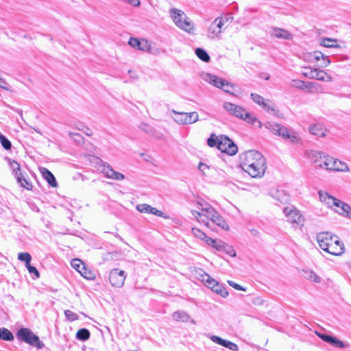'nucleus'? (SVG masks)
<instances>
[{
	"label": "nucleus",
	"mask_w": 351,
	"mask_h": 351,
	"mask_svg": "<svg viewBox=\"0 0 351 351\" xmlns=\"http://www.w3.org/2000/svg\"><path fill=\"white\" fill-rule=\"evenodd\" d=\"M240 165L252 178H261L266 170V160L256 150H248L240 155Z\"/></svg>",
	"instance_id": "obj_1"
},
{
	"label": "nucleus",
	"mask_w": 351,
	"mask_h": 351,
	"mask_svg": "<svg viewBox=\"0 0 351 351\" xmlns=\"http://www.w3.org/2000/svg\"><path fill=\"white\" fill-rule=\"evenodd\" d=\"M265 127L272 134L279 136L285 140L289 141L291 143H298L300 141V137L297 132L289 130L287 127L279 123L269 121L265 123Z\"/></svg>",
	"instance_id": "obj_2"
},
{
	"label": "nucleus",
	"mask_w": 351,
	"mask_h": 351,
	"mask_svg": "<svg viewBox=\"0 0 351 351\" xmlns=\"http://www.w3.org/2000/svg\"><path fill=\"white\" fill-rule=\"evenodd\" d=\"M197 208L199 210L207 213V216L210 217V221L221 228L223 230H228L229 226L219 215V213L208 203H198Z\"/></svg>",
	"instance_id": "obj_3"
},
{
	"label": "nucleus",
	"mask_w": 351,
	"mask_h": 351,
	"mask_svg": "<svg viewBox=\"0 0 351 351\" xmlns=\"http://www.w3.org/2000/svg\"><path fill=\"white\" fill-rule=\"evenodd\" d=\"M16 337L38 349H42L45 346L44 343L40 340L39 337L27 328H19L16 332Z\"/></svg>",
	"instance_id": "obj_4"
},
{
	"label": "nucleus",
	"mask_w": 351,
	"mask_h": 351,
	"mask_svg": "<svg viewBox=\"0 0 351 351\" xmlns=\"http://www.w3.org/2000/svg\"><path fill=\"white\" fill-rule=\"evenodd\" d=\"M283 212L294 228H301L304 226V217L296 208L287 206L283 209Z\"/></svg>",
	"instance_id": "obj_5"
},
{
	"label": "nucleus",
	"mask_w": 351,
	"mask_h": 351,
	"mask_svg": "<svg viewBox=\"0 0 351 351\" xmlns=\"http://www.w3.org/2000/svg\"><path fill=\"white\" fill-rule=\"evenodd\" d=\"M218 149L230 156H234L237 154L238 148L230 138L226 136L221 135L219 142H218Z\"/></svg>",
	"instance_id": "obj_6"
},
{
	"label": "nucleus",
	"mask_w": 351,
	"mask_h": 351,
	"mask_svg": "<svg viewBox=\"0 0 351 351\" xmlns=\"http://www.w3.org/2000/svg\"><path fill=\"white\" fill-rule=\"evenodd\" d=\"M228 18L217 17L210 25L208 29V37L213 39L219 38L223 31V27L226 22L228 21Z\"/></svg>",
	"instance_id": "obj_7"
},
{
	"label": "nucleus",
	"mask_w": 351,
	"mask_h": 351,
	"mask_svg": "<svg viewBox=\"0 0 351 351\" xmlns=\"http://www.w3.org/2000/svg\"><path fill=\"white\" fill-rule=\"evenodd\" d=\"M97 164L99 165L98 169L100 170L106 178L116 180H122L124 179V176L122 173L114 171L110 165L103 162L98 158H97Z\"/></svg>",
	"instance_id": "obj_8"
},
{
	"label": "nucleus",
	"mask_w": 351,
	"mask_h": 351,
	"mask_svg": "<svg viewBox=\"0 0 351 351\" xmlns=\"http://www.w3.org/2000/svg\"><path fill=\"white\" fill-rule=\"evenodd\" d=\"M126 276L127 275L125 271L120 270L118 268H114L109 273V282L112 287L121 288L124 285Z\"/></svg>",
	"instance_id": "obj_9"
},
{
	"label": "nucleus",
	"mask_w": 351,
	"mask_h": 351,
	"mask_svg": "<svg viewBox=\"0 0 351 351\" xmlns=\"http://www.w3.org/2000/svg\"><path fill=\"white\" fill-rule=\"evenodd\" d=\"M291 85L302 90H308L311 93H321L322 90L319 84L313 82H305L300 80H293Z\"/></svg>",
	"instance_id": "obj_10"
},
{
	"label": "nucleus",
	"mask_w": 351,
	"mask_h": 351,
	"mask_svg": "<svg viewBox=\"0 0 351 351\" xmlns=\"http://www.w3.org/2000/svg\"><path fill=\"white\" fill-rule=\"evenodd\" d=\"M338 237L332 235L329 232H320L317 235V241L322 250L326 251L328 250L330 244H332Z\"/></svg>",
	"instance_id": "obj_11"
},
{
	"label": "nucleus",
	"mask_w": 351,
	"mask_h": 351,
	"mask_svg": "<svg viewBox=\"0 0 351 351\" xmlns=\"http://www.w3.org/2000/svg\"><path fill=\"white\" fill-rule=\"evenodd\" d=\"M250 97L254 102L261 106L265 110L268 112H272L274 115L278 116V110L276 108L274 105L268 104L262 96L256 93H252Z\"/></svg>",
	"instance_id": "obj_12"
},
{
	"label": "nucleus",
	"mask_w": 351,
	"mask_h": 351,
	"mask_svg": "<svg viewBox=\"0 0 351 351\" xmlns=\"http://www.w3.org/2000/svg\"><path fill=\"white\" fill-rule=\"evenodd\" d=\"M223 106L230 114L240 119L243 118V114L246 110V109L242 106L228 101L224 102Z\"/></svg>",
	"instance_id": "obj_13"
},
{
	"label": "nucleus",
	"mask_w": 351,
	"mask_h": 351,
	"mask_svg": "<svg viewBox=\"0 0 351 351\" xmlns=\"http://www.w3.org/2000/svg\"><path fill=\"white\" fill-rule=\"evenodd\" d=\"M318 193L320 201L326 204L329 208L332 206L338 208L341 204V200L330 195L327 192L319 191Z\"/></svg>",
	"instance_id": "obj_14"
},
{
	"label": "nucleus",
	"mask_w": 351,
	"mask_h": 351,
	"mask_svg": "<svg viewBox=\"0 0 351 351\" xmlns=\"http://www.w3.org/2000/svg\"><path fill=\"white\" fill-rule=\"evenodd\" d=\"M325 252L334 256H340L344 253V245L343 242L337 237L335 241L330 244Z\"/></svg>",
	"instance_id": "obj_15"
},
{
	"label": "nucleus",
	"mask_w": 351,
	"mask_h": 351,
	"mask_svg": "<svg viewBox=\"0 0 351 351\" xmlns=\"http://www.w3.org/2000/svg\"><path fill=\"white\" fill-rule=\"evenodd\" d=\"M270 36L278 39L283 40H291L293 38V35L289 31L276 27L271 29Z\"/></svg>",
	"instance_id": "obj_16"
},
{
	"label": "nucleus",
	"mask_w": 351,
	"mask_h": 351,
	"mask_svg": "<svg viewBox=\"0 0 351 351\" xmlns=\"http://www.w3.org/2000/svg\"><path fill=\"white\" fill-rule=\"evenodd\" d=\"M210 340L213 342L217 343L221 346H223L226 348H228L231 350L239 351V347L237 344H235L234 343L228 340L223 339L221 338L220 337H218L216 335H212L210 337Z\"/></svg>",
	"instance_id": "obj_17"
},
{
	"label": "nucleus",
	"mask_w": 351,
	"mask_h": 351,
	"mask_svg": "<svg viewBox=\"0 0 351 351\" xmlns=\"http://www.w3.org/2000/svg\"><path fill=\"white\" fill-rule=\"evenodd\" d=\"M303 75L310 79H315L320 81L324 80V76L326 75V72L318 69L309 67L305 69V71L303 72Z\"/></svg>",
	"instance_id": "obj_18"
},
{
	"label": "nucleus",
	"mask_w": 351,
	"mask_h": 351,
	"mask_svg": "<svg viewBox=\"0 0 351 351\" xmlns=\"http://www.w3.org/2000/svg\"><path fill=\"white\" fill-rule=\"evenodd\" d=\"M203 78L205 81L220 89L225 85V80L210 73H205Z\"/></svg>",
	"instance_id": "obj_19"
},
{
	"label": "nucleus",
	"mask_w": 351,
	"mask_h": 351,
	"mask_svg": "<svg viewBox=\"0 0 351 351\" xmlns=\"http://www.w3.org/2000/svg\"><path fill=\"white\" fill-rule=\"evenodd\" d=\"M128 44L132 47L136 48L143 51L149 50L150 47L146 40H139L136 38H130L128 41Z\"/></svg>",
	"instance_id": "obj_20"
},
{
	"label": "nucleus",
	"mask_w": 351,
	"mask_h": 351,
	"mask_svg": "<svg viewBox=\"0 0 351 351\" xmlns=\"http://www.w3.org/2000/svg\"><path fill=\"white\" fill-rule=\"evenodd\" d=\"M271 196L281 204H285L289 201V195L282 189H276L271 192Z\"/></svg>",
	"instance_id": "obj_21"
},
{
	"label": "nucleus",
	"mask_w": 351,
	"mask_h": 351,
	"mask_svg": "<svg viewBox=\"0 0 351 351\" xmlns=\"http://www.w3.org/2000/svg\"><path fill=\"white\" fill-rule=\"evenodd\" d=\"M324 156L322 152L315 150H311L306 153L308 159L315 164V167H319V163L323 162Z\"/></svg>",
	"instance_id": "obj_22"
},
{
	"label": "nucleus",
	"mask_w": 351,
	"mask_h": 351,
	"mask_svg": "<svg viewBox=\"0 0 351 351\" xmlns=\"http://www.w3.org/2000/svg\"><path fill=\"white\" fill-rule=\"evenodd\" d=\"M40 170L43 178L47 182L49 186L52 187H56L58 186V183L55 176L49 169L43 167L40 168Z\"/></svg>",
	"instance_id": "obj_23"
},
{
	"label": "nucleus",
	"mask_w": 351,
	"mask_h": 351,
	"mask_svg": "<svg viewBox=\"0 0 351 351\" xmlns=\"http://www.w3.org/2000/svg\"><path fill=\"white\" fill-rule=\"evenodd\" d=\"M309 132L317 137H324L326 136V130L321 123H315L309 126Z\"/></svg>",
	"instance_id": "obj_24"
},
{
	"label": "nucleus",
	"mask_w": 351,
	"mask_h": 351,
	"mask_svg": "<svg viewBox=\"0 0 351 351\" xmlns=\"http://www.w3.org/2000/svg\"><path fill=\"white\" fill-rule=\"evenodd\" d=\"M191 214L199 223H202L206 226L209 227L210 217L207 216L206 213L202 212V210L199 212L198 210H192Z\"/></svg>",
	"instance_id": "obj_25"
},
{
	"label": "nucleus",
	"mask_w": 351,
	"mask_h": 351,
	"mask_svg": "<svg viewBox=\"0 0 351 351\" xmlns=\"http://www.w3.org/2000/svg\"><path fill=\"white\" fill-rule=\"evenodd\" d=\"M15 178L21 186L26 189L27 190H32V184L29 180L27 179L26 173L25 171L19 172V176Z\"/></svg>",
	"instance_id": "obj_26"
},
{
	"label": "nucleus",
	"mask_w": 351,
	"mask_h": 351,
	"mask_svg": "<svg viewBox=\"0 0 351 351\" xmlns=\"http://www.w3.org/2000/svg\"><path fill=\"white\" fill-rule=\"evenodd\" d=\"M338 208L339 210H335L337 213L345 217L351 219V206L350 205L341 201V204H340Z\"/></svg>",
	"instance_id": "obj_27"
},
{
	"label": "nucleus",
	"mask_w": 351,
	"mask_h": 351,
	"mask_svg": "<svg viewBox=\"0 0 351 351\" xmlns=\"http://www.w3.org/2000/svg\"><path fill=\"white\" fill-rule=\"evenodd\" d=\"M335 158L330 156H324L323 162L322 163H319V167L324 168L328 171H332V169L334 167V161H335Z\"/></svg>",
	"instance_id": "obj_28"
},
{
	"label": "nucleus",
	"mask_w": 351,
	"mask_h": 351,
	"mask_svg": "<svg viewBox=\"0 0 351 351\" xmlns=\"http://www.w3.org/2000/svg\"><path fill=\"white\" fill-rule=\"evenodd\" d=\"M183 124H192L199 119V115L197 112H184Z\"/></svg>",
	"instance_id": "obj_29"
},
{
	"label": "nucleus",
	"mask_w": 351,
	"mask_h": 351,
	"mask_svg": "<svg viewBox=\"0 0 351 351\" xmlns=\"http://www.w3.org/2000/svg\"><path fill=\"white\" fill-rule=\"evenodd\" d=\"M172 317L176 322L182 321L183 322H187L190 319V315L183 311H175Z\"/></svg>",
	"instance_id": "obj_30"
},
{
	"label": "nucleus",
	"mask_w": 351,
	"mask_h": 351,
	"mask_svg": "<svg viewBox=\"0 0 351 351\" xmlns=\"http://www.w3.org/2000/svg\"><path fill=\"white\" fill-rule=\"evenodd\" d=\"M169 12L171 17L172 18L176 25L178 21H180L181 19L185 17L184 13L182 10L176 8H171Z\"/></svg>",
	"instance_id": "obj_31"
},
{
	"label": "nucleus",
	"mask_w": 351,
	"mask_h": 351,
	"mask_svg": "<svg viewBox=\"0 0 351 351\" xmlns=\"http://www.w3.org/2000/svg\"><path fill=\"white\" fill-rule=\"evenodd\" d=\"M206 244L221 252L222 248L224 247L226 243L210 237L209 239H207Z\"/></svg>",
	"instance_id": "obj_32"
},
{
	"label": "nucleus",
	"mask_w": 351,
	"mask_h": 351,
	"mask_svg": "<svg viewBox=\"0 0 351 351\" xmlns=\"http://www.w3.org/2000/svg\"><path fill=\"white\" fill-rule=\"evenodd\" d=\"M332 171L346 172L349 171V168L346 162L336 159L335 161H334V167H332Z\"/></svg>",
	"instance_id": "obj_33"
},
{
	"label": "nucleus",
	"mask_w": 351,
	"mask_h": 351,
	"mask_svg": "<svg viewBox=\"0 0 351 351\" xmlns=\"http://www.w3.org/2000/svg\"><path fill=\"white\" fill-rule=\"evenodd\" d=\"M241 120H243L250 124H255L256 123H258V127L259 128L262 127V123L259 120H258L256 117L252 116L247 110H245V113L243 114V118L241 119Z\"/></svg>",
	"instance_id": "obj_34"
},
{
	"label": "nucleus",
	"mask_w": 351,
	"mask_h": 351,
	"mask_svg": "<svg viewBox=\"0 0 351 351\" xmlns=\"http://www.w3.org/2000/svg\"><path fill=\"white\" fill-rule=\"evenodd\" d=\"M90 336V333L89 330L85 328L78 330L75 335L76 339L82 341L88 340Z\"/></svg>",
	"instance_id": "obj_35"
},
{
	"label": "nucleus",
	"mask_w": 351,
	"mask_h": 351,
	"mask_svg": "<svg viewBox=\"0 0 351 351\" xmlns=\"http://www.w3.org/2000/svg\"><path fill=\"white\" fill-rule=\"evenodd\" d=\"M14 335L8 329L0 328V339L10 341L14 339Z\"/></svg>",
	"instance_id": "obj_36"
},
{
	"label": "nucleus",
	"mask_w": 351,
	"mask_h": 351,
	"mask_svg": "<svg viewBox=\"0 0 351 351\" xmlns=\"http://www.w3.org/2000/svg\"><path fill=\"white\" fill-rule=\"evenodd\" d=\"M204 274L202 275V280L205 281L206 283V286L210 289L212 291L215 287V284H217L218 282L215 279L212 278L208 274L205 273L204 271H202Z\"/></svg>",
	"instance_id": "obj_37"
},
{
	"label": "nucleus",
	"mask_w": 351,
	"mask_h": 351,
	"mask_svg": "<svg viewBox=\"0 0 351 351\" xmlns=\"http://www.w3.org/2000/svg\"><path fill=\"white\" fill-rule=\"evenodd\" d=\"M213 291L222 298H226L228 295V292L226 290L225 286L222 284H215V287L213 290Z\"/></svg>",
	"instance_id": "obj_38"
},
{
	"label": "nucleus",
	"mask_w": 351,
	"mask_h": 351,
	"mask_svg": "<svg viewBox=\"0 0 351 351\" xmlns=\"http://www.w3.org/2000/svg\"><path fill=\"white\" fill-rule=\"evenodd\" d=\"M195 54L201 60H202L204 62H208L210 61V56L202 48H197L195 49Z\"/></svg>",
	"instance_id": "obj_39"
},
{
	"label": "nucleus",
	"mask_w": 351,
	"mask_h": 351,
	"mask_svg": "<svg viewBox=\"0 0 351 351\" xmlns=\"http://www.w3.org/2000/svg\"><path fill=\"white\" fill-rule=\"evenodd\" d=\"M8 163L12 169V173L15 177L19 176V172H23L21 169L19 163H18L14 160L8 159Z\"/></svg>",
	"instance_id": "obj_40"
},
{
	"label": "nucleus",
	"mask_w": 351,
	"mask_h": 351,
	"mask_svg": "<svg viewBox=\"0 0 351 351\" xmlns=\"http://www.w3.org/2000/svg\"><path fill=\"white\" fill-rule=\"evenodd\" d=\"M79 273L86 279L93 280L95 278V274L85 266H82V269L79 271Z\"/></svg>",
	"instance_id": "obj_41"
},
{
	"label": "nucleus",
	"mask_w": 351,
	"mask_h": 351,
	"mask_svg": "<svg viewBox=\"0 0 351 351\" xmlns=\"http://www.w3.org/2000/svg\"><path fill=\"white\" fill-rule=\"evenodd\" d=\"M176 25L186 32H190L191 23L186 20V17L181 19L180 21L178 22Z\"/></svg>",
	"instance_id": "obj_42"
},
{
	"label": "nucleus",
	"mask_w": 351,
	"mask_h": 351,
	"mask_svg": "<svg viewBox=\"0 0 351 351\" xmlns=\"http://www.w3.org/2000/svg\"><path fill=\"white\" fill-rule=\"evenodd\" d=\"M191 232L195 237L204 241L206 243L207 239L210 238V237H207L206 234L203 231H202L201 230H199L197 228H193L191 229Z\"/></svg>",
	"instance_id": "obj_43"
},
{
	"label": "nucleus",
	"mask_w": 351,
	"mask_h": 351,
	"mask_svg": "<svg viewBox=\"0 0 351 351\" xmlns=\"http://www.w3.org/2000/svg\"><path fill=\"white\" fill-rule=\"evenodd\" d=\"M218 142H219V136H217L215 134H211L207 139V144L210 147H216L218 149Z\"/></svg>",
	"instance_id": "obj_44"
},
{
	"label": "nucleus",
	"mask_w": 351,
	"mask_h": 351,
	"mask_svg": "<svg viewBox=\"0 0 351 351\" xmlns=\"http://www.w3.org/2000/svg\"><path fill=\"white\" fill-rule=\"evenodd\" d=\"M18 259L25 263V265H29L32 260L31 255L27 252H21L18 254Z\"/></svg>",
	"instance_id": "obj_45"
},
{
	"label": "nucleus",
	"mask_w": 351,
	"mask_h": 351,
	"mask_svg": "<svg viewBox=\"0 0 351 351\" xmlns=\"http://www.w3.org/2000/svg\"><path fill=\"white\" fill-rule=\"evenodd\" d=\"M0 141L3 147L6 150H10L12 147V143L8 138L0 132Z\"/></svg>",
	"instance_id": "obj_46"
},
{
	"label": "nucleus",
	"mask_w": 351,
	"mask_h": 351,
	"mask_svg": "<svg viewBox=\"0 0 351 351\" xmlns=\"http://www.w3.org/2000/svg\"><path fill=\"white\" fill-rule=\"evenodd\" d=\"M64 313L66 320H68L69 322L75 321V320L78 319V318H79V316L77 313H75L70 310H65Z\"/></svg>",
	"instance_id": "obj_47"
},
{
	"label": "nucleus",
	"mask_w": 351,
	"mask_h": 351,
	"mask_svg": "<svg viewBox=\"0 0 351 351\" xmlns=\"http://www.w3.org/2000/svg\"><path fill=\"white\" fill-rule=\"evenodd\" d=\"M152 207L147 204H141L136 206V209L140 213H150L152 210Z\"/></svg>",
	"instance_id": "obj_48"
},
{
	"label": "nucleus",
	"mask_w": 351,
	"mask_h": 351,
	"mask_svg": "<svg viewBox=\"0 0 351 351\" xmlns=\"http://www.w3.org/2000/svg\"><path fill=\"white\" fill-rule=\"evenodd\" d=\"M221 252H223L232 257L236 256V252L233 247L228 245L227 243L225 244L224 247L222 248Z\"/></svg>",
	"instance_id": "obj_49"
},
{
	"label": "nucleus",
	"mask_w": 351,
	"mask_h": 351,
	"mask_svg": "<svg viewBox=\"0 0 351 351\" xmlns=\"http://www.w3.org/2000/svg\"><path fill=\"white\" fill-rule=\"evenodd\" d=\"M322 44L323 46L328 48L338 47L337 45V40L331 38H324Z\"/></svg>",
	"instance_id": "obj_50"
},
{
	"label": "nucleus",
	"mask_w": 351,
	"mask_h": 351,
	"mask_svg": "<svg viewBox=\"0 0 351 351\" xmlns=\"http://www.w3.org/2000/svg\"><path fill=\"white\" fill-rule=\"evenodd\" d=\"M139 128L141 130L145 131L149 135H152L154 132V128L147 123H142L140 124Z\"/></svg>",
	"instance_id": "obj_51"
},
{
	"label": "nucleus",
	"mask_w": 351,
	"mask_h": 351,
	"mask_svg": "<svg viewBox=\"0 0 351 351\" xmlns=\"http://www.w3.org/2000/svg\"><path fill=\"white\" fill-rule=\"evenodd\" d=\"M172 112L174 114L173 119L176 122H177L179 124H183V119H184V112H177L174 110H172Z\"/></svg>",
	"instance_id": "obj_52"
},
{
	"label": "nucleus",
	"mask_w": 351,
	"mask_h": 351,
	"mask_svg": "<svg viewBox=\"0 0 351 351\" xmlns=\"http://www.w3.org/2000/svg\"><path fill=\"white\" fill-rule=\"evenodd\" d=\"M84 263L82 262L81 260L77 258L73 259L71 262L72 267L78 272L80 271V269H82V266H84Z\"/></svg>",
	"instance_id": "obj_53"
},
{
	"label": "nucleus",
	"mask_w": 351,
	"mask_h": 351,
	"mask_svg": "<svg viewBox=\"0 0 351 351\" xmlns=\"http://www.w3.org/2000/svg\"><path fill=\"white\" fill-rule=\"evenodd\" d=\"M318 336L320 337L321 339H322L324 341L328 343L331 345L332 340L335 337L326 335V334H319L317 333Z\"/></svg>",
	"instance_id": "obj_54"
},
{
	"label": "nucleus",
	"mask_w": 351,
	"mask_h": 351,
	"mask_svg": "<svg viewBox=\"0 0 351 351\" xmlns=\"http://www.w3.org/2000/svg\"><path fill=\"white\" fill-rule=\"evenodd\" d=\"M331 345L339 348H345L346 347V345L343 341L336 337H334Z\"/></svg>",
	"instance_id": "obj_55"
},
{
	"label": "nucleus",
	"mask_w": 351,
	"mask_h": 351,
	"mask_svg": "<svg viewBox=\"0 0 351 351\" xmlns=\"http://www.w3.org/2000/svg\"><path fill=\"white\" fill-rule=\"evenodd\" d=\"M152 210L150 213L151 214H153V215L158 216V217H163L165 219L169 218V217L167 215H166L162 211L156 209V208L152 207Z\"/></svg>",
	"instance_id": "obj_56"
},
{
	"label": "nucleus",
	"mask_w": 351,
	"mask_h": 351,
	"mask_svg": "<svg viewBox=\"0 0 351 351\" xmlns=\"http://www.w3.org/2000/svg\"><path fill=\"white\" fill-rule=\"evenodd\" d=\"M308 278L311 279V280L314 281L315 282H319L321 280V278L319 276H318L315 272L311 271L308 272Z\"/></svg>",
	"instance_id": "obj_57"
},
{
	"label": "nucleus",
	"mask_w": 351,
	"mask_h": 351,
	"mask_svg": "<svg viewBox=\"0 0 351 351\" xmlns=\"http://www.w3.org/2000/svg\"><path fill=\"white\" fill-rule=\"evenodd\" d=\"M25 267H27V269H28V271L30 274H34L36 278L39 277V276H40L39 272H38V269L34 266H32V265H31L30 263H29V265H26Z\"/></svg>",
	"instance_id": "obj_58"
},
{
	"label": "nucleus",
	"mask_w": 351,
	"mask_h": 351,
	"mask_svg": "<svg viewBox=\"0 0 351 351\" xmlns=\"http://www.w3.org/2000/svg\"><path fill=\"white\" fill-rule=\"evenodd\" d=\"M225 85L221 87V90L226 93H231V90L232 89V85L230 84L227 80H225Z\"/></svg>",
	"instance_id": "obj_59"
},
{
	"label": "nucleus",
	"mask_w": 351,
	"mask_h": 351,
	"mask_svg": "<svg viewBox=\"0 0 351 351\" xmlns=\"http://www.w3.org/2000/svg\"><path fill=\"white\" fill-rule=\"evenodd\" d=\"M228 284L233 288H234L235 289L237 290H239V291H245V289L243 288L242 286H241L239 284H237L236 282H233V281H231V280H228Z\"/></svg>",
	"instance_id": "obj_60"
},
{
	"label": "nucleus",
	"mask_w": 351,
	"mask_h": 351,
	"mask_svg": "<svg viewBox=\"0 0 351 351\" xmlns=\"http://www.w3.org/2000/svg\"><path fill=\"white\" fill-rule=\"evenodd\" d=\"M198 169L200 171L202 172L204 175H206V171L207 169H209V166L207 165L206 164L200 162L198 165Z\"/></svg>",
	"instance_id": "obj_61"
},
{
	"label": "nucleus",
	"mask_w": 351,
	"mask_h": 351,
	"mask_svg": "<svg viewBox=\"0 0 351 351\" xmlns=\"http://www.w3.org/2000/svg\"><path fill=\"white\" fill-rule=\"evenodd\" d=\"M324 57V54L320 51H315L313 54V58L316 61L322 60Z\"/></svg>",
	"instance_id": "obj_62"
},
{
	"label": "nucleus",
	"mask_w": 351,
	"mask_h": 351,
	"mask_svg": "<svg viewBox=\"0 0 351 351\" xmlns=\"http://www.w3.org/2000/svg\"><path fill=\"white\" fill-rule=\"evenodd\" d=\"M0 87L5 90L9 89V86H8L7 82L5 81V80H4L1 77H0Z\"/></svg>",
	"instance_id": "obj_63"
},
{
	"label": "nucleus",
	"mask_w": 351,
	"mask_h": 351,
	"mask_svg": "<svg viewBox=\"0 0 351 351\" xmlns=\"http://www.w3.org/2000/svg\"><path fill=\"white\" fill-rule=\"evenodd\" d=\"M80 130H82L87 136H91L93 134L92 130L86 126H83L82 128Z\"/></svg>",
	"instance_id": "obj_64"
}]
</instances>
